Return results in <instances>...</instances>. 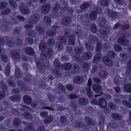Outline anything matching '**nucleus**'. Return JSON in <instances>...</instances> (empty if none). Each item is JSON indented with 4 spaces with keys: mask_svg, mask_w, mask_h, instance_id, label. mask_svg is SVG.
Listing matches in <instances>:
<instances>
[{
    "mask_svg": "<svg viewBox=\"0 0 131 131\" xmlns=\"http://www.w3.org/2000/svg\"><path fill=\"white\" fill-rule=\"evenodd\" d=\"M91 4L90 5L88 2H84L80 6L81 8H88L92 7Z\"/></svg>",
    "mask_w": 131,
    "mask_h": 131,
    "instance_id": "35",
    "label": "nucleus"
},
{
    "mask_svg": "<svg viewBox=\"0 0 131 131\" xmlns=\"http://www.w3.org/2000/svg\"><path fill=\"white\" fill-rule=\"evenodd\" d=\"M57 93L59 94L65 93L66 90L65 87L61 83H59L58 86Z\"/></svg>",
    "mask_w": 131,
    "mask_h": 131,
    "instance_id": "7",
    "label": "nucleus"
},
{
    "mask_svg": "<svg viewBox=\"0 0 131 131\" xmlns=\"http://www.w3.org/2000/svg\"><path fill=\"white\" fill-rule=\"evenodd\" d=\"M75 39L74 38V36L73 35H70L68 37V41L70 45H74Z\"/></svg>",
    "mask_w": 131,
    "mask_h": 131,
    "instance_id": "33",
    "label": "nucleus"
},
{
    "mask_svg": "<svg viewBox=\"0 0 131 131\" xmlns=\"http://www.w3.org/2000/svg\"><path fill=\"white\" fill-rule=\"evenodd\" d=\"M107 55L108 57L111 58H113L115 57L116 54L115 52L111 51L107 53Z\"/></svg>",
    "mask_w": 131,
    "mask_h": 131,
    "instance_id": "40",
    "label": "nucleus"
},
{
    "mask_svg": "<svg viewBox=\"0 0 131 131\" xmlns=\"http://www.w3.org/2000/svg\"><path fill=\"white\" fill-rule=\"evenodd\" d=\"M10 100L14 102H20L21 99V96L19 95H13L9 97Z\"/></svg>",
    "mask_w": 131,
    "mask_h": 131,
    "instance_id": "13",
    "label": "nucleus"
},
{
    "mask_svg": "<svg viewBox=\"0 0 131 131\" xmlns=\"http://www.w3.org/2000/svg\"><path fill=\"white\" fill-rule=\"evenodd\" d=\"M85 122L89 125L93 126L95 124L94 122L91 118L88 117H85L84 118Z\"/></svg>",
    "mask_w": 131,
    "mask_h": 131,
    "instance_id": "18",
    "label": "nucleus"
},
{
    "mask_svg": "<svg viewBox=\"0 0 131 131\" xmlns=\"http://www.w3.org/2000/svg\"><path fill=\"white\" fill-rule=\"evenodd\" d=\"M101 3L102 5L107 6L109 4V1L107 0H102Z\"/></svg>",
    "mask_w": 131,
    "mask_h": 131,
    "instance_id": "60",
    "label": "nucleus"
},
{
    "mask_svg": "<svg viewBox=\"0 0 131 131\" xmlns=\"http://www.w3.org/2000/svg\"><path fill=\"white\" fill-rule=\"evenodd\" d=\"M92 87L93 91L96 93H99L102 91V87L98 84H94L92 85Z\"/></svg>",
    "mask_w": 131,
    "mask_h": 131,
    "instance_id": "9",
    "label": "nucleus"
},
{
    "mask_svg": "<svg viewBox=\"0 0 131 131\" xmlns=\"http://www.w3.org/2000/svg\"><path fill=\"white\" fill-rule=\"evenodd\" d=\"M47 42L48 45L49 46H51L54 44L55 40L53 38H50L48 39Z\"/></svg>",
    "mask_w": 131,
    "mask_h": 131,
    "instance_id": "54",
    "label": "nucleus"
},
{
    "mask_svg": "<svg viewBox=\"0 0 131 131\" xmlns=\"http://www.w3.org/2000/svg\"><path fill=\"white\" fill-rule=\"evenodd\" d=\"M10 55L11 57L14 59H19L20 57V54L16 51H12L10 53Z\"/></svg>",
    "mask_w": 131,
    "mask_h": 131,
    "instance_id": "8",
    "label": "nucleus"
},
{
    "mask_svg": "<svg viewBox=\"0 0 131 131\" xmlns=\"http://www.w3.org/2000/svg\"><path fill=\"white\" fill-rule=\"evenodd\" d=\"M96 48V51L97 52H99L101 50L102 47L101 44L100 42H98L97 43Z\"/></svg>",
    "mask_w": 131,
    "mask_h": 131,
    "instance_id": "62",
    "label": "nucleus"
},
{
    "mask_svg": "<svg viewBox=\"0 0 131 131\" xmlns=\"http://www.w3.org/2000/svg\"><path fill=\"white\" fill-rule=\"evenodd\" d=\"M21 123V121L19 118H15L13 121L14 125L16 126H19Z\"/></svg>",
    "mask_w": 131,
    "mask_h": 131,
    "instance_id": "37",
    "label": "nucleus"
},
{
    "mask_svg": "<svg viewBox=\"0 0 131 131\" xmlns=\"http://www.w3.org/2000/svg\"><path fill=\"white\" fill-rule=\"evenodd\" d=\"M114 48L115 50L117 52L121 51L122 50L121 47L117 44H115L114 45Z\"/></svg>",
    "mask_w": 131,
    "mask_h": 131,
    "instance_id": "46",
    "label": "nucleus"
},
{
    "mask_svg": "<svg viewBox=\"0 0 131 131\" xmlns=\"http://www.w3.org/2000/svg\"><path fill=\"white\" fill-rule=\"evenodd\" d=\"M85 47L89 51H92L94 49V47L91 45L90 42H86L85 43Z\"/></svg>",
    "mask_w": 131,
    "mask_h": 131,
    "instance_id": "21",
    "label": "nucleus"
},
{
    "mask_svg": "<svg viewBox=\"0 0 131 131\" xmlns=\"http://www.w3.org/2000/svg\"><path fill=\"white\" fill-rule=\"evenodd\" d=\"M8 5V3L6 2H1L0 3V8H5Z\"/></svg>",
    "mask_w": 131,
    "mask_h": 131,
    "instance_id": "50",
    "label": "nucleus"
},
{
    "mask_svg": "<svg viewBox=\"0 0 131 131\" xmlns=\"http://www.w3.org/2000/svg\"><path fill=\"white\" fill-rule=\"evenodd\" d=\"M71 106L72 107V108H73L74 111H75L76 112H77V111H78V112H77V113L80 114H81V112L77 109V106L75 104L73 103L71 105Z\"/></svg>",
    "mask_w": 131,
    "mask_h": 131,
    "instance_id": "43",
    "label": "nucleus"
},
{
    "mask_svg": "<svg viewBox=\"0 0 131 131\" xmlns=\"http://www.w3.org/2000/svg\"><path fill=\"white\" fill-rule=\"evenodd\" d=\"M79 104L82 105H84L87 104L88 103V100L86 98L80 97L79 99Z\"/></svg>",
    "mask_w": 131,
    "mask_h": 131,
    "instance_id": "15",
    "label": "nucleus"
},
{
    "mask_svg": "<svg viewBox=\"0 0 131 131\" xmlns=\"http://www.w3.org/2000/svg\"><path fill=\"white\" fill-rule=\"evenodd\" d=\"M53 73L57 78L60 77L61 76L60 73L57 69H55L53 71Z\"/></svg>",
    "mask_w": 131,
    "mask_h": 131,
    "instance_id": "59",
    "label": "nucleus"
},
{
    "mask_svg": "<svg viewBox=\"0 0 131 131\" xmlns=\"http://www.w3.org/2000/svg\"><path fill=\"white\" fill-rule=\"evenodd\" d=\"M27 35L29 36H31L33 37H36L37 34L33 30H31L27 32Z\"/></svg>",
    "mask_w": 131,
    "mask_h": 131,
    "instance_id": "42",
    "label": "nucleus"
},
{
    "mask_svg": "<svg viewBox=\"0 0 131 131\" xmlns=\"http://www.w3.org/2000/svg\"><path fill=\"white\" fill-rule=\"evenodd\" d=\"M25 51L28 54L30 55H34L35 52L33 48L31 47L27 48L25 49Z\"/></svg>",
    "mask_w": 131,
    "mask_h": 131,
    "instance_id": "24",
    "label": "nucleus"
},
{
    "mask_svg": "<svg viewBox=\"0 0 131 131\" xmlns=\"http://www.w3.org/2000/svg\"><path fill=\"white\" fill-rule=\"evenodd\" d=\"M117 42L121 45L125 46L129 43V41L124 36H120L117 40Z\"/></svg>",
    "mask_w": 131,
    "mask_h": 131,
    "instance_id": "3",
    "label": "nucleus"
},
{
    "mask_svg": "<svg viewBox=\"0 0 131 131\" xmlns=\"http://www.w3.org/2000/svg\"><path fill=\"white\" fill-rule=\"evenodd\" d=\"M15 75L17 78H20L22 77V73L20 72L19 69L17 67L16 68Z\"/></svg>",
    "mask_w": 131,
    "mask_h": 131,
    "instance_id": "27",
    "label": "nucleus"
},
{
    "mask_svg": "<svg viewBox=\"0 0 131 131\" xmlns=\"http://www.w3.org/2000/svg\"><path fill=\"white\" fill-rule=\"evenodd\" d=\"M97 23L101 27H103L105 25L106 21L104 18H101L99 19L97 21Z\"/></svg>",
    "mask_w": 131,
    "mask_h": 131,
    "instance_id": "14",
    "label": "nucleus"
},
{
    "mask_svg": "<svg viewBox=\"0 0 131 131\" xmlns=\"http://www.w3.org/2000/svg\"><path fill=\"white\" fill-rule=\"evenodd\" d=\"M5 39L6 45L9 47H12L13 46V44L10 41L9 38L8 37H6Z\"/></svg>",
    "mask_w": 131,
    "mask_h": 131,
    "instance_id": "44",
    "label": "nucleus"
},
{
    "mask_svg": "<svg viewBox=\"0 0 131 131\" xmlns=\"http://www.w3.org/2000/svg\"><path fill=\"white\" fill-rule=\"evenodd\" d=\"M53 117L52 116H49L47 118L44 120V123L46 124H49L50 122L53 121Z\"/></svg>",
    "mask_w": 131,
    "mask_h": 131,
    "instance_id": "31",
    "label": "nucleus"
},
{
    "mask_svg": "<svg viewBox=\"0 0 131 131\" xmlns=\"http://www.w3.org/2000/svg\"><path fill=\"white\" fill-rule=\"evenodd\" d=\"M9 4L12 7L15 8L17 6V4L13 0H10L9 1Z\"/></svg>",
    "mask_w": 131,
    "mask_h": 131,
    "instance_id": "51",
    "label": "nucleus"
},
{
    "mask_svg": "<svg viewBox=\"0 0 131 131\" xmlns=\"http://www.w3.org/2000/svg\"><path fill=\"white\" fill-rule=\"evenodd\" d=\"M109 31L108 29L105 27L102 28L100 30V33L103 35L107 34Z\"/></svg>",
    "mask_w": 131,
    "mask_h": 131,
    "instance_id": "30",
    "label": "nucleus"
},
{
    "mask_svg": "<svg viewBox=\"0 0 131 131\" xmlns=\"http://www.w3.org/2000/svg\"><path fill=\"white\" fill-rule=\"evenodd\" d=\"M99 104L101 107L105 108L107 105V103L105 99L101 98L99 99Z\"/></svg>",
    "mask_w": 131,
    "mask_h": 131,
    "instance_id": "12",
    "label": "nucleus"
},
{
    "mask_svg": "<svg viewBox=\"0 0 131 131\" xmlns=\"http://www.w3.org/2000/svg\"><path fill=\"white\" fill-rule=\"evenodd\" d=\"M53 51L51 48H48L47 51H43L40 53V56L41 60H37L36 63L37 66L39 69L41 70L43 68L44 61H45L47 59H49L52 56Z\"/></svg>",
    "mask_w": 131,
    "mask_h": 131,
    "instance_id": "1",
    "label": "nucleus"
},
{
    "mask_svg": "<svg viewBox=\"0 0 131 131\" xmlns=\"http://www.w3.org/2000/svg\"><path fill=\"white\" fill-rule=\"evenodd\" d=\"M72 66L70 63H67L64 64L62 66L63 69L66 70H70L72 68Z\"/></svg>",
    "mask_w": 131,
    "mask_h": 131,
    "instance_id": "36",
    "label": "nucleus"
},
{
    "mask_svg": "<svg viewBox=\"0 0 131 131\" xmlns=\"http://www.w3.org/2000/svg\"><path fill=\"white\" fill-rule=\"evenodd\" d=\"M122 104L124 106L129 108H131V103L126 101L123 100L122 101Z\"/></svg>",
    "mask_w": 131,
    "mask_h": 131,
    "instance_id": "55",
    "label": "nucleus"
},
{
    "mask_svg": "<svg viewBox=\"0 0 131 131\" xmlns=\"http://www.w3.org/2000/svg\"><path fill=\"white\" fill-rule=\"evenodd\" d=\"M97 39L94 35H90L89 36V41L93 42V41H97Z\"/></svg>",
    "mask_w": 131,
    "mask_h": 131,
    "instance_id": "41",
    "label": "nucleus"
},
{
    "mask_svg": "<svg viewBox=\"0 0 131 131\" xmlns=\"http://www.w3.org/2000/svg\"><path fill=\"white\" fill-rule=\"evenodd\" d=\"M83 123L82 122H76L74 124V126L77 128H80L83 126Z\"/></svg>",
    "mask_w": 131,
    "mask_h": 131,
    "instance_id": "57",
    "label": "nucleus"
},
{
    "mask_svg": "<svg viewBox=\"0 0 131 131\" xmlns=\"http://www.w3.org/2000/svg\"><path fill=\"white\" fill-rule=\"evenodd\" d=\"M102 60L103 63L106 65L110 66H111L113 65V63L111 60L107 56L104 57Z\"/></svg>",
    "mask_w": 131,
    "mask_h": 131,
    "instance_id": "10",
    "label": "nucleus"
},
{
    "mask_svg": "<svg viewBox=\"0 0 131 131\" xmlns=\"http://www.w3.org/2000/svg\"><path fill=\"white\" fill-rule=\"evenodd\" d=\"M46 43L44 42L41 43L39 46V48L41 50H46Z\"/></svg>",
    "mask_w": 131,
    "mask_h": 131,
    "instance_id": "38",
    "label": "nucleus"
},
{
    "mask_svg": "<svg viewBox=\"0 0 131 131\" xmlns=\"http://www.w3.org/2000/svg\"><path fill=\"white\" fill-rule=\"evenodd\" d=\"M24 115L25 117L28 119H31L32 118V116L31 113L29 112H26L24 113Z\"/></svg>",
    "mask_w": 131,
    "mask_h": 131,
    "instance_id": "49",
    "label": "nucleus"
},
{
    "mask_svg": "<svg viewBox=\"0 0 131 131\" xmlns=\"http://www.w3.org/2000/svg\"><path fill=\"white\" fill-rule=\"evenodd\" d=\"M99 75L100 77L104 78L106 77L107 76V73L105 70H101L99 72Z\"/></svg>",
    "mask_w": 131,
    "mask_h": 131,
    "instance_id": "28",
    "label": "nucleus"
},
{
    "mask_svg": "<svg viewBox=\"0 0 131 131\" xmlns=\"http://www.w3.org/2000/svg\"><path fill=\"white\" fill-rule=\"evenodd\" d=\"M20 10L22 13L24 14H27L30 13L28 9H20Z\"/></svg>",
    "mask_w": 131,
    "mask_h": 131,
    "instance_id": "52",
    "label": "nucleus"
},
{
    "mask_svg": "<svg viewBox=\"0 0 131 131\" xmlns=\"http://www.w3.org/2000/svg\"><path fill=\"white\" fill-rule=\"evenodd\" d=\"M22 107L19 108V110L22 111H29L31 110V108L29 107L26 106H22L21 105Z\"/></svg>",
    "mask_w": 131,
    "mask_h": 131,
    "instance_id": "45",
    "label": "nucleus"
},
{
    "mask_svg": "<svg viewBox=\"0 0 131 131\" xmlns=\"http://www.w3.org/2000/svg\"><path fill=\"white\" fill-rule=\"evenodd\" d=\"M90 67L89 64L87 62L83 63L82 64V67L83 70L85 71H87L89 69Z\"/></svg>",
    "mask_w": 131,
    "mask_h": 131,
    "instance_id": "39",
    "label": "nucleus"
},
{
    "mask_svg": "<svg viewBox=\"0 0 131 131\" xmlns=\"http://www.w3.org/2000/svg\"><path fill=\"white\" fill-rule=\"evenodd\" d=\"M71 18L69 16L66 17L62 19V23L64 25H67L71 23Z\"/></svg>",
    "mask_w": 131,
    "mask_h": 131,
    "instance_id": "11",
    "label": "nucleus"
},
{
    "mask_svg": "<svg viewBox=\"0 0 131 131\" xmlns=\"http://www.w3.org/2000/svg\"><path fill=\"white\" fill-rule=\"evenodd\" d=\"M124 89L125 92L131 93V84H125L124 86Z\"/></svg>",
    "mask_w": 131,
    "mask_h": 131,
    "instance_id": "26",
    "label": "nucleus"
},
{
    "mask_svg": "<svg viewBox=\"0 0 131 131\" xmlns=\"http://www.w3.org/2000/svg\"><path fill=\"white\" fill-rule=\"evenodd\" d=\"M86 92L88 97L89 98H92L93 96V94L91 90L90 87H87L86 89Z\"/></svg>",
    "mask_w": 131,
    "mask_h": 131,
    "instance_id": "25",
    "label": "nucleus"
},
{
    "mask_svg": "<svg viewBox=\"0 0 131 131\" xmlns=\"http://www.w3.org/2000/svg\"><path fill=\"white\" fill-rule=\"evenodd\" d=\"M112 118L116 120H120L122 119V116L117 113H114L112 114Z\"/></svg>",
    "mask_w": 131,
    "mask_h": 131,
    "instance_id": "22",
    "label": "nucleus"
},
{
    "mask_svg": "<svg viewBox=\"0 0 131 131\" xmlns=\"http://www.w3.org/2000/svg\"><path fill=\"white\" fill-rule=\"evenodd\" d=\"M1 59L3 62H6L8 60V58L7 56L4 54H2L1 55Z\"/></svg>",
    "mask_w": 131,
    "mask_h": 131,
    "instance_id": "58",
    "label": "nucleus"
},
{
    "mask_svg": "<svg viewBox=\"0 0 131 131\" xmlns=\"http://www.w3.org/2000/svg\"><path fill=\"white\" fill-rule=\"evenodd\" d=\"M10 64H8L5 69V73L6 76L8 77L10 73Z\"/></svg>",
    "mask_w": 131,
    "mask_h": 131,
    "instance_id": "47",
    "label": "nucleus"
},
{
    "mask_svg": "<svg viewBox=\"0 0 131 131\" xmlns=\"http://www.w3.org/2000/svg\"><path fill=\"white\" fill-rule=\"evenodd\" d=\"M56 32V30L54 29L47 31L46 32V34L48 36H52L55 35Z\"/></svg>",
    "mask_w": 131,
    "mask_h": 131,
    "instance_id": "32",
    "label": "nucleus"
},
{
    "mask_svg": "<svg viewBox=\"0 0 131 131\" xmlns=\"http://www.w3.org/2000/svg\"><path fill=\"white\" fill-rule=\"evenodd\" d=\"M35 29L38 32L41 34H43L45 31L44 29L38 25H36Z\"/></svg>",
    "mask_w": 131,
    "mask_h": 131,
    "instance_id": "29",
    "label": "nucleus"
},
{
    "mask_svg": "<svg viewBox=\"0 0 131 131\" xmlns=\"http://www.w3.org/2000/svg\"><path fill=\"white\" fill-rule=\"evenodd\" d=\"M97 12L95 11H92L90 13V19L92 20H95L97 18Z\"/></svg>",
    "mask_w": 131,
    "mask_h": 131,
    "instance_id": "20",
    "label": "nucleus"
},
{
    "mask_svg": "<svg viewBox=\"0 0 131 131\" xmlns=\"http://www.w3.org/2000/svg\"><path fill=\"white\" fill-rule=\"evenodd\" d=\"M92 56V53L90 51H87L83 53L81 58L82 59L85 60H88L91 58Z\"/></svg>",
    "mask_w": 131,
    "mask_h": 131,
    "instance_id": "4",
    "label": "nucleus"
},
{
    "mask_svg": "<svg viewBox=\"0 0 131 131\" xmlns=\"http://www.w3.org/2000/svg\"><path fill=\"white\" fill-rule=\"evenodd\" d=\"M44 19L45 22L48 24H50L51 21L50 18L47 16H45L44 17Z\"/></svg>",
    "mask_w": 131,
    "mask_h": 131,
    "instance_id": "63",
    "label": "nucleus"
},
{
    "mask_svg": "<svg viewBox=\"0 0 131 131\" xmlns=\"http://www.w3.org/2000/svg\"><path fill=\"white\" fill-rule=\"evenodd\" d=\"M108 106L111 109L116 110L117 108V106L112 102H110L108 104Z\"/></svg>",
    "mask_w": 131,
    "mask_h": 131,
    "instance_id": "48",
    "label": "nucleus"
},
{
    "mask_svg": "<svg viewBox=\"0 0 131 131\" xmlns=\"http://www.w3.org/2000/svg\"><path fill=\"white\" fill-rule=\"evenodd\" d=\"M83 81V77L80 75H77L74 77L73 79V83L78 84L82 83Z\"/></svg>",
    "mask_w": 131,
    "mask_h": 131,
    "instance_id": "6",
    "label": "nucleus"
},
{
    "mask_svg": "<svg viewBox=\"0 0 131 131\" xmlns=\"http://www.w3.org/2000/svg\"><path fill=\"white\" fill-rule=\"evenodd\" d=\"M34 27V24L30 23L25 24L24 26L25 28L28 30L33 28Z\"/></svg>",
    "mask_w": 131,
    "mask_h": 131,
    "instance_id": "53",
    "label": "nucleus"
},
{
    "mask_svg": "<svg viewBox=\"0 0 131 131\" xmlns=\"http://www.w3.org/2000/svg\"><path fill=\"white\" fill-rule=\"evenodd\" d=\"M80 67L78 65L75 64L74 65L73 69V73L75 74H77L79 72Z\"/></svg>",
    "mask_w": 131,
    "mask_h": 131,
    "instance_id": "34",
    "label": "nucleus"
},
{
    "mask_svg": "<svg viewBox=\"0 0 131 131\" xmlns=\"http://www.w3.org/2000/svg\"><path fill=\"white\" fill-rule=\"evenodd\" d=\"M40 18L39 15L35 14L32 15L29 18L28 22L32 24H36L38 23Z\"/></svg>",
    "mask_w": 131,
    "mask_h": 131,
    "instance_id": "2",
    "label": "nucleus"
},
{
    "mask_svg": "<svg viewBox=\"0 0 131 131\" xmlns=\"http://www.w3.org/2000/svg\"><path fill=\"white\" fill-rule=\"evenodd\" d=\"M48 96L49 99V100L50 102L53 103L54 100L53 96L50 93L48 94Z\"/></svg>",
    "mask_w": 131,
    "mask_h": 131,
    "instance_id": "64",
    "label": "nucleus"
},
{
    "mask_svg": "<svg viewBox=\"0 0 131 131\" xmlns=\"http://www.w3.org/2000/svg\"><path fill=\"white\" fill-rule=\"evenodd\" d=\"M101 57V53H97L94 57V59L92 61L94 63L99 62Z\"/></svg>",
    "mask_w": 131,
    "mask_h": 131,
    "instance_id": "16",
    "label": "nucleus"
},
{
    "mask_svg": "<svg viewBox=\"0 0 131 131\" xmlns=\"http://www.w3.org/2000/svg\"><path fill=\"white\" fill-rule=\"evenodd\" d=\"M74 51L75 53L77 54H81L83 51V49L82 47L81 46L76 47L74 49Z\"/></svg>",
    "mask_w": 131,
    "mask_h": 131,
    "instance_id": "19",
    "label": "nucleus"
},
{
    "mask_svg": "<svg viewBox=\"0 0 131 131\" xmlns=\"http://www.w3.org/2000/svg\"><path fill=\"white\" fill-rule=\"evenodd\" d=\"M24 102L27 104H30L32 103V100L30 97L28 95H25L23 97Z\"/></svg>",
    "mask_w": 131,
    "mask_h": 131,
    "instance_id": "17",
    "label": "nucleus"
},
{
    "mask_svg": "<svg viewBox=\"0 0 131 131\" xmlns=\"http://www.w3.org/2000/svg\"><path fill=\"white\" fill-rule=\"evenodd\" d=\"M40 115L42 118H45L48 116V113L47 112L42 111L40 113Z\"/></svg>",
    "mask_w": 131,
    "mask_h": 131,
    "instance_id": "56",
    "label": "nucleus"
},
{
    "mask_svg": "<svg viewBox=\"0 0 131 131\" xmlns=\"http://www.w3.org/2000/svg\"><path fill=\"white\" fill-rule=\"evenodd\" d=\"M117 13H117L110 9H108L107 11V13L108 16L113 19H115L117 17Z\"/></svg>",
    "mask_w": 131,
    "mask_h": 131,
    "instance_id": "5",
    "label": "nucleus"
},
{
    "mask_svg": "<svg viewBox=\"0 0 131 131\" xmlns=\"http://www.w3.org/2000/svg\"><path fill=\"white\" fill-rule=\"evenodd\" d=\"M57 46L58 49L60 50H62L63 49V46L62 43L60 42H57Z\"/></svg>",
    "mask_w": 131,
    "mask_h": 131,
    "instance_id": "61",
    "label": "nucleus"
},
{
    "mask_svg": "<svg viewBox=\"0 0 131 131\" xmlns=\"http://www.w3.org/2000/svg\"><path fill=\"white\" fill-rule=\"evenodd\" d=\"M67 117L65 116H63L60 118V121L62 124L64 125L68 123Z\"/></svg>",
    "mask_w": 131,
    "mask_h": 131,
    "instance_id": "23",
    "label": "nucleus"
}]
</instances>
